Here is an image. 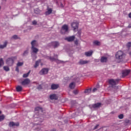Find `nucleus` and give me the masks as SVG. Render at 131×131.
<instances>
[{
	"label": "nucleus",
	"instance_id": "nucleus-1",
	"mask_svg": "<svg viewBox=\"0 0 131 131\" xmlns=\"http://www.w3.org/2000/svg\"><path fill=\"white\" fill-rule=\"evenodd\" d=\"M116 58L118 60H123V59H124L125 58V54L122 52L121 51H119L116 54Z\"/></svg>",
	"mask_w": 131,
	"mask_h": 131
},
{
	"label": "nucleus",
	"instance_id": "nucleus-2",
	"mask_svg": "<svg viewBox=\"0 0 131 131\" xmlns=\"http://www.w3.org/2000/svg\"><path fill=\"white\" fill-rule=\"evenodd\" d=\"M68 31H69V28L68 27V25H63L60 31L61 33L62 34H66V33H68Z\"/></svg>",
	"mask_w": 131,
	"mask_h": 131
},
{
	"label": "nucleus",
	"instance_id": "nucleus-3",
	"mask_svg": "<svg viewBox=\"0 0 131 131\" xmlns=\"http://www.w3.org/2000/svg\"><path fill=\"white\" fill-rule=\"evenodd\" d=\"M15 59L16 57H15L9 58L6 60V63L9 65V66H12L13 64H14Z\"/></svg>",
	"mask_w": 131,
	"mask_h": 131
},
{
	"label": "nucleus",
	"instance_id": "nucleus-4",
	"mask_svg": "<svg viewBox=\"0 0 131 131\" xmlns=\"http://www.w3.org/2000/svg\"><path fill=\"white\" fill-rule=\"evenodd\" d=\"M58 57V55H54V57H48V59H49L50 61H55L57 64H60V63H64V61H61V60H59L58 59H57Z\"/></svg>",
	"mask_w": 131,
	"mask_h": 131
},
{
	"label": "nucleus",
	"instance_id": "nucleus-5",
	"mask_svg": "<svg viewBox=\"0 0 131 131\" xmlns=\"http://www.w3.org/2000/svg\"><path fill=\"white\" fill-rule=\"evenodd\" d=\"M48 46L49 48H54V49H56V48H58V47L60 46V44L58 41H53L49 43Z\"/></svg>",
	"mask_w": 131,
	"mask_h": 131
},
{
	"label": "nucleus",
	"instance_id": "nucleus-6",
	"mask_svg": "<svg viewBox=\"0 0 131 131\" xmlns=\"http://www.w3.org/2000/svg\"><path fill=\"white\" fill-rule=\"evenodd\" d=\"M119 81V79H115V80L113 79H110L108 80V83L113 88V86H114V85H116V84H117V83H118Z\"/></svg>",
	"mask_w": 131,
	"mask_h": 131
},
{
	"label": "nucleus",
	"instance_id": "nucleus-7",
	"mask_svg": "<svg viewBox=\"0 0 131 131\" xmlns=\"http://www.w3.org/2000/svg\"><path fill=\"white\" fill-rule=\"evenodd\" d=\"M71 26L74 31H75L78 28V23L77 21H74L71 24Z\"/></svg>",
	"mask_w": 131,
	"mask_h": 131
},
{
	"label": "nucleus",
	"instance_id": "nucleus-8",
	"mask_svg": "<svg viewBox=\"0 0 131 131\" xmlns=\"http://www.w3.org/2000/svg\"><path fill=\"white\" fill-rule=\"evenodd\" d=\"M48 72L49 69L43 68L40 71L39 74H40V75H45V74H48Z\"/></svg>",
	"mask_w": 131,
	"mask_h": 131
},
{
	"label": "nucleus",
	"instance_id": "nucleus-9",
	"mask_svg": "<svg viewBox=\"0 0 131 131\" xmlns=\"http://www.w3.org/2000/svg\"><path fill=\"white\" fill-rule=\"evenodd\" d=\"M31 51H32V56L33 57V54H35V57H36V54L38 52V49L36 48V47H31Z\"/></svg>",
	"mask_w": 131,
	"mask_h": 131
},
{
	"label": "nucleus",
	"instance_id": "nucleus-10",
	"mask_svg": "<svg viewBox=\"0 0 131 131\" xmlns=\"http://www.w3.org/2000/svg\"><path fill=\"white\" fill-rule=\"evenodd\" d=\"M30 83V80L29 79H26L21 82L22 85H26V84H29Z\"/></svg>",
	"mask_w": 131,
	"mask_h": 131
},
{
	"label": "nucleus",
	"instance_id": "nucleus-11",
	"mask_svg": "<svg viewBox=\"0 0 131 131\" xmlns=\"http://www.w3.org/2000/svg\"><path fill=\"white\" fill-rule=\"evenodd\" d=\"M75 38V36H71L70 37H67L65 38V40H67L68 41H73Z\"/></svg>",
	"mask_w": 131,
	"mask_h": 131
},
{
	"label": "nucleus",
	"instance_id": "nucleus-12",
	"mask_svg": "<svg viewBox=\"0 0 131 131\" xmlns=\"http://www.w3.org/2000/svg\"><path fill=\"white\" fill-rule=\"evenodd\" d=\"M129 72H130V71L129 70H125L122 71V76H126V75H128Z\"/></svg>",
	"mask_w": 131,
	"mask_h": 131
},
{
	"label": "nucleus",
	"instance_id": "nucleus-13",
	"mask_svg": "<svg viewBox=\"0 0 131 131\" xmlns=\"http://www.w3.org/2000/svg\"><path fill=\"white\" fill-rule=\"evenodd\" d=\"M31 48H34L35 47H37L38 46V44L37 43V41L35 40H33L31 42Z\"/></svg>",
	"mask_w": 131,
	"mask_h": 131
},
{
	"label": "nucleus",
	"instance_id": "nucleus-14",
	"mask_svg": "<svg viewBox=\"0 0 131 131\" xmlns=\"http://www.w3.org/2000/svg\"><path fill=\"white\" fill-rule=\"evenodd\" d=\"M9 126L12 127V126H19V123H15L14 122H10L9 123Z\"/></svg>",
	"mask_w": 131,
	"mask_h": 131
},
{
	"label": "nucleus",
	"instance_id": "nucleus-15",
	"mask_svg": "<svg viewBox=\"0 0 131 131\" xmlns=\"http://www.w3.org/2000/svg\"><path fill=\"white\" fill-rule=\"evenodd\" d=\"M93 53H94V51H93V50H91L90 51L85 52V55L86 57H91V56L93 55Z\"/></svg>",
	"mask_w": 131,
	"mask_h": 131
},
{
	"label": "nucleus",
	"instance_id": "nucleus-16",
	"mask_svg": "<svg viewBox=\"0 0 131 131\" xmlns=\"http://www.w3.org/2000/svg\"><path fill=\"white\" fill-rule=\"evenodd\" d=\"M51 100H58V96L56 94H52L50 96Z\"/></svg>",
	"mask_w": 131,
	"mask_h": 131
},
{
	"label": "nucleus",
	"instance_id": "nucleus-17",
	"mask_svg": "<svg viewBox=\"0 0 131 131\" xmlns=\"http://www.w3.org/2000/svg\"><path fill=\"white\" fill-rule=\"evenodd\" d=\"M89 61L88 60H83L82 59L80 60L79 62V65H84V64H88Z\"/></svg>",
	"mask_w": 131,
	"mask_h": 131
},
{
	"label": "nucleus",
	"instance_id": "nucleus-18",
	"mask_svg": "<svg viewBox=\"0 0 131 131\" xmlns=\"http://www.w3.org/2000/svg\"><path fill=\"white\" fill-rule=\"evenodd\" d=\"M59 88V84H52L51 85V90H57Z\"/></svg>",
	"mask_w": 131,
	"mask_h": 131
},
{
	"label": "nucleus",
	"instance_id": "nucleus-19",
	"mask_svg": "<svg viewBox=\"0 0 131 131\" xmlns=\"http://www.w3.org/2000/svg\"><path fill=\"white\" fill-rule=\"evenodd\" d=\"M108 59L107 58V57L103 56L101 58L100 61L101 62V63H106V62H107Z\"/></svg>",
	"mask_w": 131,
	"mask_h": 131
},
{
	"label": "nucleus",
	"instance_id": "nucleus-20",
	"mask_svg": "<svg viewBox=\"0 0 131 131\" xmlns=\"http://www.w3.org/2000/svg\"><path fill=\"white\" fill-rule=\"evenodd\" d=\"M69 88L71 90H73V89L75 88V82H72V83H71L69 85Z\"/></svg>",
	"mask_w": 131,
	"mask_h": 131
},
{
	"label": "nucleus",
	"instance_id": "nucleus-21",
	"mask_svg": "<svg viewBox=\"0 0 131 131\" xmlns=\"http://www.w3.org/2000/svg\"><path fill=\"white\" fill-rule=\"evenodd\" d=\"M40 62H41L40 59L36 61L35 62V65L34 66V68H37V67H38V65H39V63H40Z\"/></svg>",
	"mask_w": 131,
	"mask_h": 131
},
{
	"label": "nucleus",
	"instance_id": "nucleus-22",
	"mask_svg": "<svg viewBox=\"0 0 131 131\" xmlns=\"http://www.w3.org/2000/svg\"><path fill=\"white\" fill-rule=\"evenodd\" d=\"M52 12H53L52 9L49 8L48 9L47 11L46 12L45 14L47 15H50V14H52Z\"/></svg>",
	"mask_w": 131,
	"mask_h": 131
},
{
	"label": "nucleus",
	"instance_id": "nucleus-23",
	"mask_svg": "<svg viewBox=\"0 0 131 131\" xmlns=\"http://www.w3.org/2000/svg\"><path fill=\"white\" fill-rule=\"evenodd\" d=\"M7 45H8V41H5L3 45H0V49H4L7 47Z\"/></svg>",
	"mask_w": 131,
	"mask_h": 131
},
{
	"label": "nucleus",
	"instance_id": "nucleus-24",
	"mask_svg": "<svg viewBox=\"0 0 131 131\" xmlns=\"http://www.w3.org/2000/svg\"><path fill=\"white\" fill-rule=\"evenodd\" d=\"M101 106V103H97L96 104H93L92 105L93 108H99Z\"/></svg>",
	"mask_w": 131,
	"mask_h": 131
},
{
	"label": "nucleus",
	"instance_id": "nucleus-25",
	"mask_svg": "<svg viewBox=\"0 0 131 131\" xmlns=\"http://www.w3.org/2000/svg\"><path fill=\"white\" fill-rule=\"evenodd\" d=\"M35 111H38V112H42V108L38 106L35 108Z\"/></svg>",
	"mask_w": 131,
	"mask_h": 131
},
{
	"label": "nucleus",
	"instance_id": "nucleus-26",
	"mask_svg": "<svg viewBox=\"0 0 131 131\" xmlns=\"http://www.w3.org/2000/svg\"><path fill=\"white\" fill-rule=\"evenodd\" d=\"M93 45L94 46H100L101 45V42L98 40H95L93 41Z\"/></svg>",
	"mask_w": 131,
	"mask_h": 131
},
{
	"label": "nucleus",
	"instance_id": "nucleus-27",
	"mask_svg": "<svg viewBox=\"0 0 131 131\" xmlns=\"http://www.w3.org/2000/svg\"><path fill=\"white\" fill-rule=\"evenodd\" d=\"M29 74H30V71H29L27 73L24 74L23 77H24V78H26V77H28Z\"/></svg>",
	"mask_w": 131,
	"mask_h": 131
},
{
	"label": "nucleus",
	"instance_id": "nucleus-28",
	"mask_svg": "<svg viewBox=\"0 0 131 131\" xmlns=\"http://www.w3.org/2000/svg\"><path fill=\"white\" fill-rule=\"evenodd\" d=\"M29 52V50H28V49L25 51L24 53L23 54V56H27V55H28Z\"/></svg>",
	"mask_w": 131,
	"mask_h": 131
},
{
	"label": "nucleus",
	"instance_id": "nucleus-29",
	"mask_svg": "<svg viewBox=\"0 0 131 131\" xmlns=\"http://www.w3.org/2000/svg\"><path fill=\"white\" fill-rule=\"evenodd\" d=\"M16 91H17V92H21V91H22V86H17L16 87Z\"/></svg>",
	"mask_w": 131,
	"mask_h": 131
},
{
	"label": "nucleus",
	"instance_id": "nucleus-30",
	"mask_svg": "<svg viewBox=\"0 0 131 131\" xmlns=\"http://www.w3.org/2000/svg\"><path fill=\"white\" fill-rule=\"evenodd\" d=\"M92 92V89H89L85 90L84 93L85 94H90Z\"/></svg>",
	"mask_w": 131,
	"mask_h": 131
},
{
	"label": "nucleus",
	"instance_id": "nucleus-31",
	"mask_svg": "<svg viewBox=\"0 0 131 131\" xmlns=\"http://www.w3.org/2000/svg\"><path fill=\"white\" fill-rule=\"evenodd\" d=\"M3 68L5 71H10V68L8 66H5Z\"/></svg>",
	"mask_w": 131,
	"mask_h": 131
},
{
	"label": "nucleus",
	"instance_id": "nucleus-32",
	"mask_svg": "<svg viewBox=\"0 0 131 131\" xmlns=\"http://www.w3.org/2000/svg\"><path fill=\"white\" fill-rule=\"evenodd\" d=\"M4 65V60H3V58L0 59V67H2Z\"/></svg>",
	"mask_w": 131,
	"mask_h": 131
},
{
	"label": "nucleus",
	"instance_id": "nucleus-33",
	"mask_svg": "<svg viewBox=\"0 0 131 131\" xmlns=\"http://www.w3.org/2000/svg\"><path fill=\"white\" fill-rule=\"evenodd\" d=\"M24 63L23 62H18L17 63V67H20L21 66H22L23 65Z\"/></svg>",
	"mask_w": 131,
	"mask_h": 131
},
{
	"label": "nucleus",
	"instance_id": "nucleus-34",
	"mask_svg": "<svg viewBox=\"0 0 131 131\" xmlns=\"http://www.w3.org/2000/svg\"><path fill=\"white\" fill-rule=\"evenodd\" d=\"M5 119V116L4 115L0 116V121H2V120H4Z\"/></svg>",
	"mask_w": 131,
	"mask_h": 131
},
{
	"label": "nucleus",
	"instance_id": "nucleus-35",
	"mask_svg": "<svg viewBox=\"0 0 131 131\" xmlns=\"http://www.w3.org/2000/svg\"><path fill=\"white\" fill-rule=\"evenodd\" d=\"M12 38L13 39H17V38H18V36L15 35L12 36Z\"/></svg>",
	"mask_w": 131,
	"mask_h": 131
},
{
	"label": "nucleus",
	"instance_id": "nucleus-36",
	"mask_svg": "<svg viewBox=\"0 0 131 131\" xmlns=\"http://www.w3.org/2000/svg\"><path fill=\"white\" fill-rule=\"evenodd\" d=\"M118 117H119V119H122V118H123V115L121 114V115H119Z\"/></svg>",
	"mask_w": 131,
	"mask_h": 131
},
{
	"label": "nucleus",
	"instance_id": "nucleus-37",
	"mask_svg": "<svg viewBox=\"0 0 131 131\" xmlns=\"http://www.w3.org/2000/svg\"><path fill=\"white\" fill-rule=\"evenodd\" d=\"M73 93L75 95H77V94H78V90H74Z\"/></svg>",
	"mask_w": 131,
	"mask_h": 131
},
{
	"label": "nucleus",
	"instance_id": "nucleus-38",
	"mask_svg": "<svg viewBox=\"0 0 131 131\" xmlns=\"http://www.w3.org/2000/svg\"><path fill=\"white\" fill-rule=\"evenodd\" d=\"M127 48H130V47H131V42H128V43L127 44Z\"/></svg>",
	"mask_w": 131,
	"mask_h": 131
},
{
	"label": "nucleus",
	"instance_id": "nucleus-39",
	"mask_svg": "<svg viewBox=\"0 0 131 131\" xmlns=\"http://www.w3.org/2000/svg\"><path fill=\"white\" fill-rule=\"evenodd\" d=\"M33 25H36L37 24V22L36 20H34L32 21Z\"/></svg>",
	"mask_w": 131,
	"mask_h": 131
},
{
	"label": "nucleus",
	"instance_id": "nucleus-40",
	"mask_svg": "<svg viewBox=\"0 0 131 131\" xmlns=\"http://www.w3.org/2000/svg\"><path fill=\"white\" fill-rule=\"evenodd\" d=\"M41 89H42V86H41V85H39L37 87V89L38 90H41Z\"/></svg>",
	"mask_w": 131,
	"mask_h": 131
},
{
	"label": "nucleus",
	"instance_id": "nucleus-41",
	"mask_svg": "<svg viewBox=\"0 0 131 131\" xmlns=\"http://www.w3.org/2000/svg\"><path fill=\"white\" fill-rule=\"evenodd\" d=\"M15 70L17 71V72H19V67L16 66Z\"/></svg>",
	"mask_w": 131,
	"mask_h": 131
},
{
	"label": "nucleus",
	"instance_id": "nucleus-42",
	"mask_svg": "<svg viewBox=\"0 0 131 131\" xmlns=\"http://www.w3.org/2000/svg\"><path fill=\"white\" fill-rule=\"evenodd\" d=\"M98 127H99V125H96L95 126L94 129H97V128H98Z\"/></svg>",
	"mask_w": 131,
	"mask_h": 131
},
{
	"label": "nucleus",
	"instance_id": "nucleus-43",
	"mask_svg": "<svg viewBox=\"0 0 131 131\" xmlns=\"http://www.w3.org/2000/svg\"><path fill=\"white\" fill-rule=\"evenodd\" d=\"M75 45H78V40L75 41Z\"/></svg>",
	"mask_w": 131,
	"mask_h": 131
},
{
	"label": "nucleus",
	"instance_id": "nucleus-44",
	"mask_svg": "<svg viewBox=\"0 0 131 131\" xmlns=\"http://www.w3.org/2000/svg\"><path fill=\"white\" fill-rule=\"evenodd\" d=\"M97 91V88H94V89H93V92H96Z\"/></svg>",
	"mask_w": 131,
	"mask_h": 131
},
{
	"label": "nucleus",
	"instance_id": "nucleus-45",
	"mask_svg": "<svg viewBox=\"0 0 131 131\" xmlns=\"http://www.w3.org/2000/svg\"><path fill=\"white\" fill-rule=\"evenodd\" d=\"M129 18H131V13H130L128 15Z\"/></svg>",
	"mask_w": 131,
	"mask_h": 131
},
{
	"label": "nucleus",
	"instance_id": "nucleus-46",
	"mask_svg": "<svg viewBox=\"0 0 131 131\" xmlns=\"http://www.w3.org/2000/svg\"><path fill=\"white\" fill-rule=\"evenodd\" d=\"M128 28H131V24H129L128 26Z\"/></svg>",
	"mask_w": 131,
	"mask_h": 131
},
{
	"label": "nucleus",
	"instance_id": "nucleus-47",
	"mask_svg": "<svg viewBox=\"0 0 131 131\" xmlns=\"http://www.w3.org/2000/svg\"><path fill=\"white\" fill-rule=\"evenodd\" d=\"M129 55L130 56H131V52H129Z\"/></svg>",
	"mask_w": 131,
	"mask_h": 131
},
{
	"label": "nucleus",
	"instance_id": "nucleus-48",
	"mask_svg": "<svg viewBox=\"0 0 131 131\" xmlns=\"http://www.w3.org/2000/svg\"><path fill=\"white\" fill-rule=\"evenodd\" d=\"M2 114V112L1 111H0V114Z\"/></svg>",
	"mask_w": 131,
	"mask_h": 131
},
{
	"label": "nucleus",
	"instance_id": "nucleus-49",
	"mask_svg": "<svg viewBox=\"0 0 131 131\" xmlns=\"http://www.w3.org/2000/svg\"><path fill=\"white\" fill-rule=\"evenodd\" d=\"M74 80H76V79H74Z\"/></svg>",
	"mask_w": 131,
	"mask_h": 131
},
{
	"label": "nucleus",
	"instance_id": "nucleus-50",
	"mask_svg": "<svg viewBox=\"0 0 131 131\" xmlns=\"http://www.w3.org/2000/svg\"><path fill=\"white\" fill-rule=\"evenodd\" d=\"M0 10H1V7H0Z\"/></svg>",
	"mask_w": 131,
	"mask_h": 131
}]
</instances>
